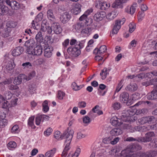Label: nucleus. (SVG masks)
Returning <instances> with one entry per match:
<instances>
[{"mask_svg":"<svg viewBox=\"0 0 157 157\" xmlns=\"http://www.w3.org/2000/svg\"><path fill=\"white\" fill-rule=\"evenodd\" d=\"M74 133V131L71 129L65 132L63 134L62 137L64 140V142L63 145L64 148L61 155L62 157H66L71 148L70 144Z\"/></svg>","mask_w":157,"mask_h":157,"instance_id":"f257e3e1","label":"nucleus"},{"mask_svg":"<svg viewBox=\"0 0 157 157\" xmlns=\"http://www.w3.org/2000/svg\"><path fill=\"white\" fill-rule=\"evenodd\" d=\"M83 47V44L79 43L78 44H76L74 47H70L67 49L68 54L73 57H77L81 54L80 49Z\"/></svg>","mask_w":157,"mask_h":157,"instance_id":"f03ea898","label":"nucleus"},{"mask_svg":"<svg viewBox=\"0 0 157 157\" xmlns=\"http://www.w3.org/2000/svg\"><path fill=\"white\" fill-rule=\"evenodd\" d=\"M155 136V134L153 132H149L145 134L144 137H138V140L141 143H147L151 141L152 138Z\"/></svg>","mask_w":157,"mask_h":157,"instance_id":"7ed1b4c3","label":"nucleus"},{"mask_svg":"<svg viewBox=\"0 0 157 157\" xmlns=\"http://www.w3.org/2000/svg\"><path fill=\"white\" fill-rule=\"evenodd\" d=\"M125 21V19L123 18L122 21H121L120 20H118L115 21V24L112 29V32L110 34L111 36L112 35H113L114 34L117 33L119 29L121 28V25L123 24Z\"/></svg>","mask_w":157,"mask_h":157,"instance_id":"20e7f679","label":"nucleus"},{"mask_svg":"<svg viewBox=\"0 0 157 157\" xmlns=\"http://www.w3.org/2000/svg\"><path fill=\"white\" fill-rule=\"evenodd\" d=\"M71 16L68 12H65L61 14L60 17V21L63 24L67 23L70 20Z\"/></svg>","mask_w":157,"mask_h":157,"instance_id":"39448f33","label":"nucleus"},{"mask_svg":"<svg viewBox=\"0 0 157 157\" xmlns=\"http://www.w3.org/2000/svg\"><path fill=\"white\" fill-rule=\"evenodd\" d=\"M49 118L48 116L44 114L38 116L36 118V124L39 125L41 122H43L44 121H48Z\"/></svg>","mask_w":157,"mask_h":157,"instance_id":"423d86ee","label":"nucleus"},{"mask_svg":"<svg viewBox=\"0 0 157 157\" xmlns=\"http://www.w3.org/2000/svg\"><path fill=\"white\" fill-rule=\"evenodd\" d=\"M52 27L53 31L56 34H59L62 32V29L58 23L53 22L52 24Z\"/></svg>","mask_w":157,"mask_h":157,"instance_id":"0eeeda50","label":"nucleus"},{"mask_svg":"<svg viewBox=\"0 0 157 157\" xmlns=\"http://www.w3.org/2000/svg\"><path fill=\"white\" fill-rule=\"evenodd\" d=\"M106 16V13L105 12L101 11L97 13L94 16V18L95 20L98 21L102 20Z\"/></svg>","mask_w":157,"mask_h":157,"instance_id":"6e6552de","label":"nucleus"},{"mask_svg":"<svg viewBox=\"0 0 157 157\" xmlns=\"http://www.w3.org/2000/svg\"><path fill=\"white\" fill-rule=\"evenodd\" d=\"M24 50V48L20 46L16 47L12 52V55L13 56H17L22 54Z\"/></svg>","mask_w":157,"mask_h":157,"instance_id":"1a4fd4ad","label":"nucleus"},{"mask_svg":"<svg viewBox=\"0 0 157 157\" xmlns=\"http://www.w3.org/2000/svg\"><path fill=\"white\" fill-rule=\"evenodd\" d=\"M95 6L102 10H105L110 6V5L106 2H98Z\"/></svg>","mask_w":157,"mask_h":157,"instance_id":"9d476101","label":"nucleus"},{"mask_svg":"<svg viewBox=\"0 0 157 157\" xmlns=\"http://www.w3.org/2000/svg\"><path fill=\"white\" fill-rule=\"evenodd\" d=\"M129 96L128 93L124 92L120 96V100L122 102L127 104L128 101Z\"/></svg>","mask_w":157,"mask_h":157,"instance_id":"9b49d317","label":"nucleus"},{"mask_svg":"<svg viewBox=\"0 0 157 157\" xmlns=\"http://www.w3.org/2000/svg\"><path fill=\"white\" fill-rule=\"evenodd\" d=\"M106 50V46L104 45H102L100 47L99 49L98 48H95L94 51V53L102 55L105 52Z\"/></svg>","mask_w":157,"mask_h":157,"instance_id":"f8f14e48","label":"nucleus"},{"mask_svg":"<svg viewBox=\"0 0 157 157\" xmlns=\"http://www.w3.org/2000/svg\"><path fill=\"white\" fill-rule=\"evenodd\" d=\"M82 6L78 3H76L74 7L72 10L71 11L73 14L77 15L81 11Z\"/></svg>","mask_w":157,"mask_h":157,"instance_id":"ddd939ff","label":"nucleus"},{"mask_svg":"<svg viewBox=\"0 0 157 157\" xmlns=\"http://www.w3.org/2000/svg\"><path fill=\"white\" fill-rule=\"evenodd\" d=\"M147 98L149 100L157 99V89H154L151 93L148 95Z\"/></svg>","mask_w":157,"mask_h":157,"instance_id":"4468645a","label":"nucleus"},{"mask_svg":"<svg viewBox=\"0 0 157 157\" xmlns=\"http://www.w3.org/2000/svg\"><path fill=\"white\" fill-rule=\"evenodd\" d=\"M123 132L119 128H113L110 132V134L112 136H117L121 134Z\"/></svg>","mask_w":157,"mask_h":157,"instance_id":"2eb2a0df","label":"nucleus"},{"mask_svg":"<svg viewBox=\"0 0 157 157\" xmlns=\"http://www.w3.org/2000/svg\"><path fill=\"white\" fill-rule=\"evenodd\" d=\"M52 47L51 46H48L44 50V56L47 58H50L52 55Z\"/></svg>","mask_w":157,"mask_h":157,"instance_id":"dca6fc26","label":"nucleus"},{"mask_svg":"<svg viewBox=\"0 0 157 157\" xmlns=\"http://www.w3.org/2000/svg\"><path fill=\"white\" fill-rule=\"evenodd\" d=\"M130 152L131 153L128 154H132L131 152L136 151L138 150H140L141 149L142 147L141 146L138 144L135 143L131 146L130 147Z\"/></svg>","mask_w":157,"mask_h":157,"instance_id":"f3484780","label":"nucleus"},{"mask_svg":"<svg viewBox=\"0 0 157 157\" xmlns=\"http://www.w3.org/2000/svg\"><path fill=\"white\" fill-rule=\"evenodd\" d=\"M35 45V40L33 39H30L25 41L24 46L27 48L34 47Z\"/></svg>","mask_w":157,"mask_h":157,"instance_id":"a211bd4d","label":"nucleus"},{"mask_svg":"<svg viewBox=\"0 0 157 157\" xmlns=\"http://www.w3.org/2000/svg\"><path fill=\"white\" fill-rule=\"evenodd\" d=\"M127 150L122 151L119 155H118V157H136V155L134 153L133 154H128Z\"/></svg>","mask_w":157,"mask_h":157,"instance_id":"6ab92c4d","label":"nucleus"},{"mask_svg":"<svg viewBox=\"0 0 157 157\" xmlns=\"http://www.w3.org/2000/svg\"><path fill=\"white\" fill-rule=\"evenodd\" d=\"M42 53V48L40 45H38L34 48L33 55L40 56Z\"/></svg>","mask_w":157,"mask_h":157,"instance_id":"aec40b11","label":"nucleus"},{"mask_svg":"<svg viewBox=\"0 0 157 157\" xmlns=\"http://www.w3.org/2000/svg\"><path fill=\"white\" fill-rule=\"evenodd\" d=\"M121 120L118 119L116 117H114L111 119V122L113 126H119L121 125Z\"/></svg>","mask_w":157,"mask_h":157,"instance_id":"412c9836","label":"nucleus"},{"mask_svg":"<svg viewBox=\"0 0 157 157\" xmlns=\"http://www.w3.org/2000/svg\"><path fill=\"white\" fill-rule=\"evenodd\" d=\"M110 70V69H107L106 68H105L102 70L101 72L100 73V75L101 76L102 79H104L106 78L107 75L109 74V72Z\"/></svg>","mask_w":157,"mask_h":157,"instance_id":"4be33fe9","label":"nucleus"},{"mask_svg":"<svg viewBox=\"0 0 157 157\" xmlns=\"http://www.w3.org/2000/svg\"><path fill=\"white\" fill-rule=\"evenodd\" d=\"M47 17L50 20L52 21L53 22H54L55 18L52 10H49L48 11Z\"/></svg>","mask_w":157,"mask_h":157,"instance_id":"5701e85b","label":"nucleus"},{"mask_svg":"<svg viewBox=\"0 0 157 157\" xmlns=\"http://www.w3.org/2000/svg\"><path fill=\"white\" fill-rule=\"evenodd\" d=\"M11 29L9 28H5L2 33V36L5 38L8 37L10 36Z\"/></svg>","mask_w":157,"mask_h":157,"instance_id":"b1692460","label":"nucleus"},{"mask_svg":"<svg viewBox=\"0 0 157 157\" xmlns=\"http://www.w3.org/2000/svg\"><path fill=\"white\" fill-rule=\"evenodd\" d=\"M15 67V65L11 63H8L6 65V71L9 73H11Z\"/></svg>","mask_w":157,"mask_h":157,"instance_id":"393cba45","label":"nucleus"},{"mask_svg":"<svg viewBox=\"0 0 157 157\" xmlns=\"http://www.w3.org/2000/svg\"><path fill=\"white\" fill-rule=\"evenodd\" d=\"M56 149L53 148L52 149L47 151L45 154V157H52L55 153Z\"/></svg>","mask_w":157,"mask_h":157,"instance_id":"a878e982","label":"nucleus"},{"mask_svg":"<svg viewBox=\"0 0 157 157\" xmlns=\"http://www.w3.org/2000/svg\"><path fill=\"white\" fill-rule=\"evenodd\" d=\"M74 26L75 30L77 31H82L84 28L83 24L82 23H78L75 25Z\"/></svg>","mask_w":157,"mask_h":157,"instance_id":"bb28decb","label":"nucleus"},{"mask_svg":"<svg viewBox=\"0 0 157 157\" xmlns=\"http://www.w3.org/2000/svg\"><path fill=\"white\" fill-rule=\"evenodd\" d=\"M156 118L153 116H147L146 124H152L155 122Z\"/></svg>","mask_w":157,"mask_h":157,"instance_id":"cd10ccee","label":"nucleus"},{"mask_svg":"<svg viewBox=\"0 0 157 157\" xmlns=\"http://www.w3.org/2000/svg\"><path fill=\"white\" fill-rule=\"evenodd\" d=\"M124 111L126 114V117H127L133 116L135 114V113L131 108H130L128 109H126Z\"/></svg>","mask_w":157,"mask_h":157,"instance_id":"c85d7f7f","label":"nucleus"},{"mask_svg":"<svg viewBox=\"0 0 157 157\" xmlns=\"http://www.w3.org/2000/svg\"><path fill=\"white\" fill-rule=\"evenodd\" d=\"M36 39L37 42L40 43H41L43 41V38L42 33L40 32H38L36 35Z\"/></svg>","mask_w":157,"mask_h":157,"instance_id":"c756f323","label":"nucleus"},{"mask_svg":"<svg viewBox=\"0 0 157 157\" xmlns=\"http://www.w3.org/2000/svg\"><path fill=\"white\" fill-rule=\"evenodd\" d=\"M9 11L8 7L5 5H2L0 8V11H1L0 14L2 15H4L7 14Z\"/></svg>","mask_w":157,"mask_h":157,"instance_id":"7c9ffc66","label":"nucleus"},{"mask_svg":"<svg viewBox=\"0 0 157 157\" xmlns=\"http://www.w3.org/2000/svg\"><path fill=\"white\" fill-rule=\"evenodd\" d=\"M156 151H150L147 152L148 157H155L157 155V146Z\"/></svg>","mask_w":157,"mask_h":157,"instance_id":"2f4dec72","label":"nucleus"},{"mask_svg":"<svg viewBox=\"0 0 157 157\" xmlns=\"http://www.w3.org/2000/svg\"><path fill=\"white\" fill-rule=\"evenodd\" d=\"M10 7L12 9L17 10L20 8V5L19 3L14 1H12Z\"/></svg>","mask_w":157,"mask_h":157,"instance_id":"473e14b6","label":"nucleus"},{"mask_svg":"<svg viewBox=\"0 0 157 157\" xmlns=\"http://www.w3.org/2000/svg\"><path fill=\"white\" fill-rule=\"evenodd\" d=\"M91 31L92 29L90 27H86L84 29L83 28L81 32L88 36L91 34Z\"/></svg>","mask_w":157,"mask_h":157,"instance_id":"72a5a7b5","label":"nucleus"},{"mask_svg":"<svg viewBox=\"0 0 157 157\" xmlns=\"http://www.w3.org/2000/svg\"><path fill=\"white\" fill-rule=\"evenodd\" d=\"M117 16L115 12L114 11H112L111 13H108L106 16L107 19L110 20H113Z\"/></svg>","mask_w":157,"mask_h":157,"instance_id":"f704fd0d","label":"nucleus"},{"mask_svg":"<svg viewBox=\"0 0 157 157\" xmlns=\"http://www.w3.org/2000/svg\"><path fill=\"white\" fill-rule=\"evenodd\" d=\"M43 107V110L45 112H47L49 109V107L48 106V101L47 100L44 101L42 103Z\"/></svg>","mask_w":157,"mask_h":157,"instance_id":"c9c22d12","label":"nucleus"},{"mask_svg":"<svg viewBox=\"0 0 157 157\" xmlns=\"http://www.w3.org/2000/svg\"><path fill=\"white\" fill-rule=\"evenodd\" d=\"M17 25V23L16 22L10 21L7 23L6 26L7 28H9L10 29L11 28H14Z\"/></svg>","mask_w":157,"mask_h":157,"instance_id":"e433bc0d","label":"nucleus"},{"mask_svg":"<svg viewBox=\"0 0 157 157\" xmlns=\"http://www.w3.org/2000/svg\"><path fill=\"white\" fill-rule=\"evenodd\" d=\"M121 105L119 102H113L112 105V107L114 110H118L121 107Z\"/></svg>","mask_w":157,"mask_h":157,"instance_id":"4c0bfd02","label":"nucleus"},{"mask_svg":"<svg viewBox=\"0 0 157 157\" xmlns=\"http://www.w3.org/2000/svg\"><path fill=\"white\" fill-rule=\"evenodd\" d=\"M34 119V116L30 117L28 120V125L31 127L33 128H35L36 127L34 124L33 121Z\"/></svg>","mask_w":157,"mask_h":157,"instance_id":"58836bf2","label":"nucleus"},{"mask_svg":"<svg viewBox=\"0 0 157 157\" xmlns=\"http://www.w3.org/2000/svg\"><path fill=\"white\" fill-rule=\"evenodd\" d=\"M19 128V127L18 125H15L12 127L11 130V132L13 133H17L20 131Z\"/></svg>","mask_w":157,"mask_h":157,"instance_id":"ea45409f","label":"nucleus"},{"mask_svg":"<svg viewBox=\"0 0 157 157\" xmlns=\"http://www.w3.org/2000/svg\"><path fill=\"white\" fill-rule=\"evenodd\" d=\"M91 121L90 118L87 116H85L83 118V121L85 124V126L87 125Z\"/></svg>","mask_w":157,"mask_h":157,"instance_id":"a19ab883","label":"nucleus"},{"mask_svg":"<svg viewBox=\"0 0 157 157\" xmlns=\"http://www.w3.org/2000/svg\"><path fill=\"white\" fill-rule=\"evenodd\" d=\"M12 94L11 92L10 91H6L4 94V99L5 100L10 99L12 97Z\"/></svg>","mask_w":157,"mask_h":157,"instance_id":"79ce46f5","label":"nucleus"},{"mask_svg":"<svg viewBox=\"0 0 157 157\" xmlns=\"http://www.w3.org/2000/svg\"><path fill=\"white\" fill-rule=\"evenodd\" d=\"M137 6L136 3H134L131 6L129 9V13H130L132 14L135 12L136 10V7Z\"/></svg>","mask_w":157,"mask_h":157,"instance_id":"37998d69","label":"nucleus"},{"mask_svg":"<svg viewBox=\"0 0 157 157\" xmlns=\"http://www.w3.org/2000/svg\"><path fill=\"white\" fill-rule=\"evenodd\" d=\"M3 102L2 103V107L3 108L6 109L8 107H10V104L6 100L4 99Z\"/></svg>","mask_w":157,"mask_h":157,"instance_id":"c03bdc74","label":"nucleus"},{"mask_svg":"<svg viewBox=\"0 0 157 157\" xmlns=\"http://www.w3.org/2000/svg\"><path fill=\"white\" fill-rule=\"evenodd\" d=\"M138 122L141 124H146L147 117H142L138 120Z\"/></svg>","mask_w":157,"mask_h":157,"instance_id":"a18cd8bd","label":"nucleus"},{"mask_svg":"<svg viewBox=\"0 0 157 157\" xmlns=\"http://www.w3.org/2000/svg\"><path fill=\"white\" fill-rule=\"evenodd\" d=\"M11 82L12 79L11 78H9L4 81L0 83V87H2L3 86H4V85H6L7 84H9L11 83Z\"/></svg>","mask_w":157,"mask_h":157,"instance_id":"49530a36","label":"nucleus"},{"mask_svg":"<svg viewBox=\"0 0 157 157\" xmlns=\"http://www.w3.org/2000/svg\"><path fill=\"white\" fill-rule=\"evenodd\" d=\"M7 121L6 119H2L0 121V127L2 128L7 124Z\"/></svg>","mask_w":157,"mask_h":157,"instance_id":"de8ad7c7","label":"nucleus"},{"mask_svg":"<svg viewBox=\"0 0 157 157\" xmlns=\"http://www.w3.org/2000/svg\"><path fill=\"white\" fill-rule=\"evenodd\" d=\"M129 32L132 33L136 29V25L134 23H131L129 25Z\"/></svg>","mask_w":157,"mask_h":157,"instance_id":"09e8293b","label":"nucleus"},{"mask_svg":"<svg viewBox=\"0 0 157 157\" xmlns=\"http://www.w3.org/2000/svg\"><path fill=\"white\" fill-rule=\"evenodd\" d=\"M18 78L20 79V80H21V82L22 81H24L25 80L26 81H27V76L23 74H20L18 76Z\"/></svg>","mask_w":157,"mask_h":157,"instance_id":"8fccbe9b","label":"nucleus"},{"mask_svg":"<svg viewBox=\"0 0 157 157\" xmlns=\"http://www.w3.org/2000/svg\"><path fill=\"white\" fill-rule=\"evenodd\" d=\"M54 135L56 139H59L60 138H61L62 139H63V137H62L63 135L61 136L60 132L59 131H56L54 133Z\"/></svg>","mask_w":157,"mask_h":157,"instance_id":"3c124183","label":"nucleus"},{"mask_svg":"<svg viewBox=\"0 0 157 157\" xmlns=\"http://www.w3.org/2000/svg\"><path fill=\"white\" fill-rule=\"evenodd\" d=\"M65 94L61 90L58 91L57 95L58 98L60 100L62 99Z\"/></svg>","mask_w":157,"mask_h":157,"instance_id":"603ef678","label":"nucleus"},{"mask_svg":"<svg viewBox=\"0 0 157 157\" xmlns=\"http://www.w3.org/2000/svg\"><path fill=\"white\" fill-rule=\"evenodd\" d=\"M52 131V129L50 128H49L44 132V135L46 136H48L51 134Z\"/></svg>","mask_w":157,"mask_h":157,"instance_id":"864d4df0","label":"nucleus"},{"mask_svg":"<svg viewBox=\"0 0 157 157\" xmlns=\"http://www.w3.org/2000/svg\"><path fill=\"white\" fill-rule=\"evenodd\" d=\"M16 143L14 141L10 142L7 145L8 147L10 148H14L16 146Z\"/></svg>","mask_w":157,"mask_h":157,"instance_id":"5fc2aeb1","label":"nucleus"},{"mask_svg":"<svg viewBox=\"0 0 157 157\" xmlns=\"http://www.w3.org/2000/svg\"><path fill=\"white\" fill-rule=\"evenodd\" d=\"M33 47H30V48H27L26 49V52L27 53L30 55H33V52L34 51V50L33 48Z\"/></svg>","mask_w":157,"mask_h":157,"instance_id":"6e6d98bb","label":"nucleus"},{"mask_svg":"<svg viewBox=\"0 0 157 157\" xmlns=\"http://www.w3.org/2000/svg\"><path fill=\"white\" fill-rule=\"evenodd\" d=\"M18 100V98H14L12 99L10 102V107H11L12 106H14L17 105V101Z\"/></svg>","mask_w":157,"mask_h":157,"instance_id":"4d7b16f0","label":"nucleus"},{"mask_svg":"<svg viewBox=\"0 0 157 157\" xmlns=\"http://www.w3.org/2000/svg\"><path fill=\"white\" fill-rule=\"evenodd\" d=\"M125 140L127 141H137L138 142H140L138 140V137L136 138H134L132 137H128L125 139Z\"/></svg>","mask_w":157,"mask_h":157,"instance_id":"13d9d810","label":"nucleus"},{"mask_svg":"<svg viewBox=\"0 0 157 157\" xmlns=\"http://www.w3.org/2000/svg\"><path fill=\"white\" fill-rule=\"evenodd\" d=\"M138 111L139 113L140 114H146L148 112V109L147 108H144Z\"/></svg>","mask_w":157,"mask_h":157,"instance_id":"bf43d9fd","label":"nucleus"},{"mask_svg":"<svg viewBox=\"0 0 157 157\" xmlns=\"http://www.w3.org/2000/svg\"><path fill=\"white\" fill-rule=\"evenodd\" d=\"M125 0H116L114 2L116 4H117L118 6H119V7H121V5L122 3L125 2Z\"/></svg>","mask_w":157,"mask_h":157,"instance_id":"052dcab7","label":"nucleus"},{"mask_svg":"<svg viewBox=\"0 0 157 157\" xmlns=\"http://www.w3.org/2000/svg\"><path fill=\"white\" fill-rule=\"evenodd\" d=\"M86 103L84 101H80L78 103V106L79 108H84L86 106Z\"/></svg>","mask_w":157,"mask_h":157,"instance_id":"680f3d73","label":"nucleus"},{"mask_svg":"<svg viewBox=\"0 0 157 157\" xmlns=\"http://www.w3.org/2000/svg\"><path fill=\"white\" fill-rule=\"evenodd\" d=\"M22 66H23L24 68H29V67H32V65L31 63L29 62H27L23 63L22 64Z\"/></svg>","mask_w":157,"mask_h":157,"instance_id":"e2e57ef3","label":"nucleus"},{"mask_svg":"<svg viewBox=\"0 0 157 157\" xmlns=\"http://www.w3.org/2000/svg\"><path fill=\"white\" fill-rule=\"evenodd\" d=\"M105 89H98V93L101 95H104L106 92V90H104Z\"/></svg>","mask_w":157,"mask_h":157,"instance_id":"0e129e2a","label":"nucleus"},{"mask_svg":"<svg viewBox=\"0 0 157 157\" xmlns=\"http://www.w3.org/2000/svg\"><path fill=\"white\" fill-rule=\"evenodd\" d=\"M118 152L117 149L116 148H114L111 150L109 152V154L112 155H116V153Z\"/></svg>","mask_w":157,"mask_h":157,"instance_id":"69168bd1","label":"nucleus"},{"mask_svg":"<svg viewBox=\"0 0 157 157\" xmlns=\"http://www.w3.org/2000/svg\"><path fill=\"white\" fill-rule=\"evenodd\" d=\"M35 75V72L34 71H32L29 74L28 76V77H27V80L29 81V80H30L33 77H34Z\"/></svg>","mask_w":157,"mask_h":157,"instance_id":"338daca9","label":"nucleus"},{"mask_svg":"<svg viewBox=\"0 0 157 157\" xmlns=\"http://www.w3.org/2000/svg\"><path fill=\"white\" fill-rule=\"evenodd\" d=\"M92 22V20L91 18L88 19L87 18L85 21L84 23L86 24V25H88L91 24Z\"/></svg>","mask_w":157,"mask_h":157,"instance_id":"774afa93","label":"nucleus"}]
</instances>
